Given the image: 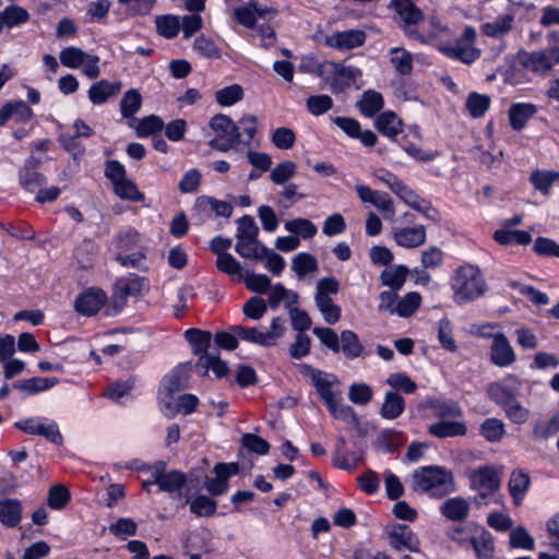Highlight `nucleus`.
Instances as JSON below:
<instances>
[{
  "instance_id": "43",
  "label": "nucleus",
  "mask_w": 559,
  "mask_h": 559,
  "mask_svg": "<svg viewBox=\"0 0 559 559\" xmlns=\"http://www.w3.org/2000/svg\"><path fill=\"white\" fill-rule=\"evenodd\" d=\"M117 285L128 296H143L145 290H147V280L136 274H130L128 278H120Z\"/></svg>"
},
{
  "instance_id": "55",
  "label": "nucleus",
  "mask_w": 559,
  "mask_h": 559,
  "mask_svg": "<svg viewBox=\"0 0 559 559\" xmlns=\"http://www.w3.org/2000/svg\"><path fill=\"white\" fill-rule=\"evenodd\" d=\"M2 14L8 28L20 26L29 20L27 10L16 4L5 7Z\"/></svg>"
},
{
  "instance_id": "46",
  "label": "nucleus",
  "mask_w": 559,
  "mask_h": 559,
  "mask_svg": "<svg viewBox=\"0 0 559 559\" xmlns=\"http://www.w3.org/2000/svg\"><path fill=\"white\" fill-rule=\"evenodd\" d=\"M285 229L304 239H311L318 233L317 226L310 219L301 217L287 221Z\"/></svg>"
},
{
  "instance_id": "51",
  "label": "nucleus",
  "mask_w": 559,
  "mask_h": 559,
  "mask_svg": "<svg viewBox=\"0 0 559 559\" xmlns=\"http://www.w3.org/2000/svg\"><path fill=\"white\" fill-rule=\"evenodd\" d=\"M19 180L21 186L28 192H35L47 182V178L34 169L20 168Z\"/></svg>"
},
{
  "instance_id": "16",
  "label": "nucleus",
  "mask_w": 559,
  "mask_h": 559,
  "mask_svg": "<svg viewBox=\"0 0 559 559\" xmlns=\"http://www.w3.org/2000/svg\"><path fill=\"white\" fill-rule=\"evenodd\" d=\"M405 24V26L418 25L425 21V13L413 0H391L389 5Z\"/></svg>"
},
{
  "instance_id": "29",
  "label": "nucleus",
  "mask_w": 559,
  "mask_h": 559,
  "mask_svg": "<svg viewBox=\"0 0 559 559\" xmlns=\"http://www.w3.org/2000/svg\"><path fill=\"white\" fill-rule=\"evenodd\" d=\"M438 49L448 58L459 60L465 64L473 63L481 53L480 49L475 47H464L461 46L460 43H456L455 46L440 45Z\"/></svg>"
},
{
  "instance_id": "23",
  "label": "nucleus",
  "mask_w": 559,
  "mask_h": 559,
  "mask_svg": "<svg viewBox=\"0 0 559 559\" xmlns=\"http://www.w3.org/2000/svg\"><path fill=\"white\" fill-rule=\"evenodd\" d=\"M60 382L58 378L33 377L16 380L12 383L13 389L23 391L26 395H35L47 391Z\"/></svg>"
},
{
  "instance_id": "4",
  "label": "nucleus",
  "mask_w": 559,
  "mask_h": 559,
  "mask_svg": "<svg viewBox=\"0 0 559 559\" xmlns=\"http://www.w3.org/2000/svg\"><path fill=\"white\" fill-rule=\"evenodd\" d=\"M240 466L237 462H218L213 467L214 477L204 479V490L211 497H219L228 492L229 479L239 474Z\"/></svg>"
},
{
  "instance_id": "34",
  "label": "nucleus",
  "mask_w": 559,
  "mask_h": 559,
  "mask_svg": "<svg viewBox=\"0 0 559 559\" xmlns=\"http://www.w3.org/2000/svg\"><path fill=\"white\" fill-rule=\"evenodd\" d=\"M514 15L511 13L498 15L493 22L484 23L480 26V31L485 36L488 37H502L512 29Z\"/></svg>"
},
{
  "instance_id": "50",
  "label": "nucleus",
  "mask_w": 559,
  "mask_h": 559,
  "mask_svg": "<svg viewBox=\"0 0 559 559\" xmlns=\"http://www.w3.org/2000/svg\"><path fill=\"white\" fill-rule=\"evenodd\" d=\"M559 432V411L548 420L538 419L534 423L533 435L538 439H548Z\"/></svg>"
},
{
  "instance_id": "22",
  "label": "nucleus",
  "mask_w": 559,
  "mask_h": 559,
  "mask_svg": "<svg viewBox=\"0 0 559 559\" xmlns=\"http://www.w3.org/2000/svg\"><path fill=\"white\" fill-rule=\"evenodd\" d=\"M23 507L16 498L0 500V523L7 527H16L22 520Z\"/></svg>"
},
{
  "instance_id": "7",
  "label": "nucleus",
  "mask_w": 559,
  "mask_h": 559,
  "mask_svg": "<svg viewBox=\"0 0 559 559\" xmlns=\"http://www.w3.org/2000/svg\"><path fill=\"white\" fill-rule=\"evenodd\" d=\"M471 489H486L495 493L501 487V473L493 465H483L474 469L469 475Z\"/></svg>"
},
{
  "instance_id": "56",
  "label": "nucleus",
  "mask_w": 559,
  "mask_h": 559,
  "mask_svg": "<svg viewBox=\"0 0 559 559\" xmlns=\"http://www.w3.org/2000/svg\"><path fill=\"white\" fill-rule=\"evenodd\" d=\"M243 98V88L239 84H231L215 93L216 102L223 106H233Z\"/></svg>"
},
{
  "instance_id": "44",
  "label": "nucleus",
  "mask_w": 559,
  "mask_h": 559,
  "mask_svg": "<svg viewBox=\"0 0 559 559\" xmlns=\"http://www.w3.org/2000/svg\"><path fill=\"white\" fill-rule=\"evenodd\" d=\"M142 106V96L136 88L128 90L120 100V111L123 118H132Z\"/></svg>"
},
{
  "instance_id": "20",
  "label": "nucleus",
  "mask_w": 559,
  "mask_h": 559,
  "mask_svg": "<svg viewBox=\"0 0 559 559\" xmlns=\"http://www.w3.org/2000/svg\"><path fill=\"white\" fill-rule=\"evenodd\" d=\"M395 242L404 248H416L426 242V228L424 225L400 228L394 231Z\"/></svg>"
},
{
  "instance_id": "48",
  "label": "nucleus",
  "mask_w": 559,
  "mask_h": 559,
  "mask_svg": "<svg viewBox=\"0 0 559 559\" xmlns=\"http://www.w3.org/2000/svg\"><path fill=\"white\" fill-rule=\"evenodd\" d=\"M239 281L245 283L247 289L257 294H266L272 286L271 278L267 275L255 274L249 271H246L243 277Z\"/></svg>"
},
{
  "instance_id": "39",
  "label": "nucleus",
  "mask_w": 559,
  "mask_h": 559,
  "mask_svg": "<svg viewBox=\"0 0 559 559\" xmlns=\"http://www.w3.org/2000/svg\"><path fill=\"white\" fill-rule=\"evenodd\" d=\"M493 240L502 246L516 243L527 246L532 242V235L526 230L497 229L492 236Z\"/></svg>"
},
{
  "instance_id": "37",
  "label": "nucleus",
  "mask_w": 559,
  "mask_h": 559,
  "mask_svg": "<svg viewBox=\"0 0 559 559\" xmlns=\"http://www.w3.org/2000/svg\"><path fill=\"white\" fill-rule=\"evenodd\" d=\"M112 190L121 200L131 202H143L145 200V194L141 192L136 183L128 177L115 182Z\"/></svg>"
},
{
  "instance_id": "18",
  "label": "nucleus",
  "mask_w": 559,
  "mask_h": 559,
  "mask_svg": "<svg viewBox=\"0 0 559 559\" xmlns=\"http://www.w3.org/2000/svg\"><path fill=\"white\" fill-rule=\"evenodd\" d=\"M538 111L535 104L532 103H514L508 110L510 127L514 131H521L525 128L527 121Z\"/></svg>"
},
{
  "instance_id": "27",
  "label": "nucleus",
  "mask_w": 559,
  "mask_h": 559,
  "mask_svg": "<svg viewBox=\"0 0 559 559\" xmlns=\"http://www.w3.org/2000/svg\"><path fill=\"white\" fill-rule=\"evenodd\" d=\"M420 407L432 409L435 416L442 419L447 417L455 418L462 416L461 407L452 400L429 399L421 403Z\"/></svg>"
},
{
  "instance_id": "54",
  "label": "nucleus",
  "mask_w": 559,
  "mask_h": 559,
  "mask_svg": "<svg viewBox=\"0 0 559 559\" xmlns=\"http://www.w3.org/2000/svg\"><path fill=\"white\" fill-rule=\"evenodd\" d=\"M71 500L70 490L63 485H53L49 488L47 504L52 510L63 509Z\"/></svg>"
},
{
  "instance_id": "53",
  "label": "nucleus",
  "mask_w": 559,
  "mask_h": 559,
  "mask_svg": "<svg viewBox=\"0 0 559 559\" xmlns=\"http://www.w3.org/2000/svg\"><path fill=\"white\" fill-rule=\"evenodd\" d=\"M156 28L160 36L171 39L180 31V21L176 15H160L156 17Z\"/></svg>"
},
{
  "instance_id": "1",
  "label": "nucleus",
  "mask_w": 559,
  "mask_h": 559,
  "mask_svg": "<svg viewBox=\"0 0 559 559\" xmlns=\"http://www.w3.org/2000/svg\"><path fill=\"white\" fill-rule=\"evenodd\" d=\"M451 288L454 302L461 306L484 296L488 286L479 267L468 264L455 270Z\"/></svg>"
},
{
  "instance_id": "8",
  "label": "nucleus",
  "mask_w": 559,
  "mask_h": 559,
  "mask_svg": "<svg viewBox=\"0 0 559 559\" xmlns=\"http://www.w3.org/2000/svg\"><path fill=\"white\" fill-rule=\"evenodd\" d=\"M106 301L107 295L103 289L91 287L76 297L74 309L82 316L92 317L105 306Z\"/></svg>"
},
{
  "instance_id": "45",
  "label": "nucleus",
  "mask_w": 559,
  "mask_h": 559,
  "mask_svg": "<svg viewBox=\"0 0 559 559\" xmlns=\"http://www.w3.org/2000/svg\"><path fill=\"white\" fill-rule=\"evenodd\" d=\"M479 432L487 441L498 442L506 433L504 424L495 417L487 418L481 423Z\"/></svg>"
},
{
  "instance_id": "31",
  "label": "nucleus",
  "mask_w": 559,
  "mask_h": 559,
  "mask_svg": "<svg viewBox=\"0 0 559 559\" xmlns=\"http://www.w3.org/2000/svg\"><path fill=\"white\" fill-rule=\"evenodd\" d=\"M441 513L451 521L461 522L467 518L469 504L462 497L450 498L441 506Z\"/></svg>"
},
{
  "instance_id": "24",
  "label": "nucleus",
  "mask_w": 559,
  "mask_h": 559,
  "mask_svg": "<svg viewBox=\"0 0 559 559\" xmlns=\"http://www.w3.org/2000/svg\"><path fill=\"white\" fill-rule=\"evenodd\" d=\"M185 338L190 344L194 355H212V353H209L213 340V335L210 331L190 328L186 330Z\"/></svg>"
},
{
  "instance_id": "13",
  "label": "nucleus",
  "mask_w": 559,
  "mask_h": 559,
  "mask_svg": "<svg viewBox=\"0 0 559 559\" xmlns=\"http://www.w3.org/2000/svg\"><path fill=\"white\" fill-rule=\"evenodd\" d=\"M181 506H189L190 513L197 518H211L217 512V501L207 493H185Z\"/></svg>"
},
{
  "instance_id": "57",
  "label": "nucleus",
  "mask_w": 559,
  "mask_h": 559,
  "mask_svg": "<svg viewBox=\"0 0 559 559\" xmlns=\"http://www.w3.org/2000/svg\"><path fill=\"white\" fill-rule=\"evenodd\" d=\"M438 340L443 349L450 353H455L457 350V345L453 338L452 322L448 318H442L439 321Z\"/></svg>"
},
{
  "instance_id": "58",
  "label": "nucleus",
  "mask_w": 559,
  "mask_h": 559,
  "mask_svg": "<svg viewBox=\"0 0 559 559\" xmlns=\"http://www.w3.org/2000/svg\"><path fill=\"white\" fill-rule=\"evenodd\" d=\"M165 124L160 117L156 115H150L139 120L136 127V134L139 138H146L160 132Z\"/></svg>"
},
{
  "instance_id": "10",
  "label": "nucleus",
  "mask_w": 559,
  "mask_h": 559,
  "mask_svg": "<svg viewBox=\"0 0 559 559\" xmlns=\"http://www.w3.org/2000/svg\"><path fill=\"white\" fill-rule=\"evenodd\" d=\"M186 478V473L179 469L168 471L167 474L158 472L154 479L145 481V486L157 485L160 491L169 495L176 493L177 497L182 498L181 489L187 485Z\"/></svg>"
},
{
  "instance_id": "64",
  "label": "nucleus",
  "mask_w": 559,
  "mask_h": 559,
  "mask_svg": "<svg viewBox=\"0 0 559 559\" xmlns=\"http://www.w3.org/2000/svg\"><path fill=\"white\" fill-rule=\"evenodd\" d=\"M533 251L543 258H559V243L554 239L538 236L534 241Z\"/></svg>"
},
{
  "instance_id": "41",
  "label": "nucleus",
  "mask_w": 559,
  "mask_h": 559,
  "mask_svg": "<svg viewBox=\"0 0 559 559\" xmlns=\"http://www.w3.org/2000/svg\"><path fill=\"white\" fill-rule=\"evenodd\" d=\"M392 55L390 61L395 71L403 76L409 75L413 71V56L402 47H393L390 50Z\"/></svg>"
},
{
  "instance_id": "35",
  "label": "nucleus",
  "mask_w": 559,
  "mask_h": 559,
  "mask_svg": "<svg viewBox=\"0 0 559 559\" xmlns=\"http://www.w3.org/2000/svg\"><path fill=\"white\" fill-rule=\"evenodd\" d=\"M408 272V267L404 264L395 265L394 269H384L380 274L381 284L399 292L404 286Z\"/></svg>"
},
{
  "instance_id": "2",
  "label": "nucleus",
  "mask_w": 559,
  "mask_h": 559,
  "mask_svg": "<svg viewBox=\"0 0 559 559\" xmlns=\"http://www.w3.org/2000/svg\"><path fill=\"white\" fill-rule=\"evenodd\" d=\"M413 489L429 493L433 498H442L454 491V479L451 471L444 466H421L413 472Z\"/></svg>"
},
{
  "instance_id": "40",
  "label": "nucleus",
  "mask_w": 559,
  "mask_h": 559,
  "mask_svg": "<svg viewBox=\"0 0 559 559\" xmlns=\"http://www.w3.org/2000/svg\"><path fill=\"white\" fill-rule=\"evenodd\" d=\"M559 180V171L556 170H534L530 175V182L544 195L550 193L552 185Z\"/></svg>"
},
{
  "instance_id": "9",
  "label": "nucleus",
  "mask_w": 559,
  "mask_h": 559,
  "mask_svg": "<svg viewBox=\"0 0 559 559\" xmlns=\"http://www.w3.org/2000/svg\"><path fill=\"white\" fill-rule=\"evenodd\" d=\"M192 368V361L180 362L163 378L162 384L167 397L171 399L176 392L188 389Z\"/></svg>"
},
{
  "instance_id": "63",
  "label": "nucleus",
  "mask_w": 559,
  "mask_h": 559,
  "mask_svg": "<svg viewBox=\"0 0 559 559\" xmlns=\"http://www.w3.org/2000/svg\"><path fill=\"white\" fill-rule=\"evenodd\" d=\"M267 311L266 301L259 297L253 296L249 298L242 306V312L246 318L251 320H260Z\"/></svg>"
},
{
  "instance_id": "21",
  "label": "nucleus",
  "mask_w": 559,
  "mask_h": 559,
  "mask_svg": "<svg viewBox=\"0 0 559 559\" xmlns=\"http://www.w3.org/2000/svg\"><path fill=\"white\" fill-rule=\"evenodd\" d=\"M403 121L392 110L381 112L374 120V128L378 132L389 139H395L403 132Z\"/></svg>"
},
{
  "instance_id": "60",
  "label": "nucleus",
  "mask_w": 559,
  "mask_h": 559,
  "mask_svg": "<svg viewBox=\"0 0 559 559\" xmlns=\"http://www.w3.org/2000/svg\"><path fill=\"white\" fill-rule=\"evenodd\" d=\"M306 107L313 116H321L333 107V99L325 94L311 95L306 99Z\"/></svg>"
},
{
  "instance_id": "28",
  "label": "nucleus",
  "mask_w": 559,
  "mask_h": 559,
  "mask_svg": "<svg viewBox=\"0 0 559 559\" xmlns=\"http://www.w3.org/2000/svg\"><path fill=\"white\" fill-rule=\"evenodd\" d=\"M341 352L347 359H356L365 355V347L357 333L352 330H344L340 334Z\"/></svg>"
},
{
  "instance_id": "25",
  "label": "nucleus",
  "mask_w": 559,
  "mask_h": 559,
  "mask_svg": "<svg viewBox=\"0 0 559 559\" xmlns=\"http://www.w3.org/2000/svg\"><path fill=\"white\" fill-rule=\"evenodd\" d=\"M33 109L24 100L7 102L2 106V120L4 126L10 119H15L19 123H25L33 117Z\"/></svg>"
},
{
  "instance_id": "6",
  "label": "nucleus",
  "mask_w": 559,
  "mask_h": 559,
  "mask_svg": "<svg viewBox=\"0 0 559 559\" xmlns=\"http://www.w3.org/2000/svg\"><path fill=\"white\" fill-rule=\"evenodd\" d=\"M516 60L523 68L533 72H546L559 63V50L552 49V47L533 52L520 50L516 53Z\"/></svg>"
},
{
  "instance_id": "49",
  "label": "nucleus",
  "mask_w": 559,
  "mask_h": 559,
  "mask_svg": "<svg viewBox=\"0 0 559 559\" xmlns=\"http://www.w3.org/2000/svg\"><path fill=\"white\" fill-rule=\"evenodd\" d=\"M237 228V240H249L251 242H259V227L255 224V221L250 215H243L238 221Z\"/></svg>"
},
{
  "instance_id": "12",
  "label": "nucleus",
  "mask_w": 559,
  "mask_h": 559,
  "mask_svg": "<svg viewBox=\"0 0 559 559\" xmlns=\"http://www.w3.org/2000/svg\"><path fill=\"white\" fill-rule=\"evenodd\" d=\"M366 33L361 29L335 32L325 37V45L340 51L360 47L366 41Z\"/></svg>"
},
{
  "instance_id": "19",
  "label": "nucleus",
  "mask_w": 559,
  "mask_h": 559,
  "mask_svg": "<svg viewBox=\"0 0 559 559\" xmlns=\"http://www.w3.org/2000/svg\"><path fill=\"white\" fill-rule=\"evenodd\" d=\"M121 82H109L108 80H100L93 83L88 90V98L94 105H102L110 97L116 96L121 91Z\"/></svg>"
},
{
  "instance_id": "11",
  "label": "nucleus",
  "mask_w": 559,
  "mask_h": 559,
  "mask_svg": "<svg viewBox=\"0 0 559 559\" xmlns=\"http://www.w3.org/2000/svg\"><path fill=\"white\" fill-rule=\"evenodd\" d=\"M333 68V78L330 88L334 94L345 92L355 81L362 75V71L354 66H343L340 62H330Z\"/></svg>"
},
{
  "instance_id": "59",
  "label": "nucleus",
  "mask_w": 559,
  "mask_h": 559,
  "mask_svg": "<svg viewBox=\"0 0 559 559\" xmlns=\"http://www.w3.org/2000/svg\"><path fill=\"white\" fill-rule=\"evenodd\" d=\"M86 57V52L74 46L63 48L59 55L60 62L70 69H78L81 64L84 63Z\"/></svg>"
},
{
  "instance_id": "38",
  "label": "nucleus",
  "mask_w": 559,
  "mask_h": 559,
  "mask_svg": "<svg viewBox=\"0 0 559 559\" xmlns=\"http://www.w3.org/2000/svg\"><path fill=\"white\" fill-rule=\"evenodd\" d=\"M490 104L491 98L489 95L471 92L467 95L465 108L472 118L479 119L488 111Z\"/></svg>"
},
{
  "instance_id": "5",
  "label": "nucleus",
  "mask_w": 559,
  "mask_h": 559,
  "mask_svg": "<svg viewBox=\"0 0 559 559\" xmlns=\"http://www.w3.org/2000/svg\"><path fill=\"white\" fill-rule=\"evenodd\" d=\"M385 534L390 547L395 551H420V542L413 530L402 523H395L385 527Z\"/></svg>"
},
{
  "instance_id": "3",
  "label": "nucleus",
  "mask_w": 559,
  "mask_h": 559,
  "mask_svg": "<svg viewBox=\"0 0 559 559\" xmlns=\"http://www.w3.org/2000/svg\"><path fill=\"white\" fill-rule=\"evenodd\" d=\"M523 380L514 374H509L501 381L491 382L486 388L488 399L500 406L502 409L520 395Z\"/></svg>"
},
{
  "instance_id": "47",
  "label": "nucleus",
  "mask_w": 559,
  "mask_h": 559,
  "mask_svg": "<svg viewBox=\"0 0 559 559\" xmlns=\"http://www.w3.org/2000/svg\"><path fill=\"white\" fill-rule=\"evenodd\" d=\"M292 270L299 277H304L308 273H311V272H314L318 270V260L311 253L299 252L293 259Z\"/></svg>"
},
{
  "instance_id": "26",
  "label": "nucleus",
  "mask_w": 559,
  "mask_h": 559,
  "mask_svg": "<svg viewBox=\"0 0 559 559\" xmlns=\"http://www.w3.org/2000/svg\"><path fill=\"white\" fill-rule=\"evenodd\" d=\"M428 432L439 439L463 437L467 433V427L462 421L440 420L430 425Z\"/></svg>"
},
{
  "instance_id": "62",
  "label": "nucleus",
  "mask_w": 559,
  "mask_h": 559,
  "mask_svg": "<svg viewBox=\"0 0 559 559\" xmlns=\"http://www.w3.org/2000/svg\"><path fill=\"white\" fill-rule=\"evenodd\" d=\"M58 142L67 152H69L73 159L79 162L85 154V146L78 141V136L70 133H60Z\"/></svg>"
},
{
  "instance_id": "30",
  "label": "nucleus",
  "mask_w": 559,
  "mask_h": 559,
  "mask_svg": "<svg viewBox=\"0 0 559 559\" xmlns=\"http://www.w3.org/2000/svg\"><path fill=\"white\" fill-rule=\"evenodd\" d=\"M405 405V400L400 393L396 391H388L380 408V415L384 419H396L404 413Z\"/></svg>"
},
{
  "instance_id": "36",
  "label": "nucleus",
  "mask_w": 559,
  "mask_h": 559,
  "mask_svg": "<svg viewBox=\"0 0 559 559\" xmlns=\"http://www.w3.org/2000/svg\"><path fill=\"white\" fill-rule=\"evenodd\" d=\"M194 209L199 211H206L211 209L216 216L229 218L233 214V206L226 201H219L213 197H198L194 202Z\"/></svg>"
},
{
  "instance_id": "52",
  "label": "nucleus",
  "mask_w": 559,
  "mask_h": 559,
  "mask_svg": "<svg viewBox=\"0 0 559 559\" xmlns=\"http://www.w3.org/2000/svg\"><path fill=\"white\" fill-rule=\"evenodd\" d=\"M230 331L242 341L253 343L263 347H270V343L264 336V332L259 331L257 328H247L242 325H231Z\"/></svg>"
},
{
  "instance_id": "42",
  "label": "nucleus",
  "mask_w": 559,
  "mask_h": 559,
  "mask_svg": "<svg viewBox=\"0 0 559 559\" xmlns=\"http://www.w3.org/2000/svg\"><path fill=\"white\" fill-rule=\"evenodd\" d=\"M421 296L417 292L407 293L401 298L395 308L391 309V314L396 313L401 318H409L420 307Z\"/></svg>"
},
{
  "instance_id": "15",
  "label": "nucleus",
  "mask_w": 559,
  "mask_h": 559,
  "mask_svg": "<svg viewBox=\"0 0 559 559\" xmlns=\"http://www.w3.org/2000/svg\"><path fill=\"white\" fill-rule=\"evenodd\" d=\"M490 359L498 367H507L512 365L516 356L507 336L503 333L493 335V342L490 347Z\"/></svg>"
},
{
  "instance_id": "17",
  "label": "nucleus",
  "mask_w": 559,
  "mask_h": 559,
  "mask_svg": "<svg viewBox=\"0 0 559 559\" xmlns=\"http://www.w3.org/2000/svg\"><path fill=\"white\" fill-rule=\"evenodd\" d=\"M531 477L523 469H514L510 474L508 490L514 506L520 507L530 490Z\"/></svg>"
},
{
  "instance_id": "14",
  "label": "nucleus",
  "mask_w": 559,
  "mask_h": 559,
  "mask_svg": "<svg viewBox=\"0 0 559 559\" xmlns=\"http://www.w3.org/2000/svg\"><path fill=\"white\" fill-rule=\"evenodd\" d=\"M299 369L302 374L311 377L312 384L316 388L320 397L324 401L328 408L333 407V403L336 402L335 395L332 391V382L323 379L322 371L313 368L308 364H300Z\"/></svg>"
},
{
  "instance_id": "33",
  "label": "nucleus",
  "mask_w": 559,
  "mask_h": 559,
  "mask_svg": "<svg viewBox=\"0 0 559 559\" xmlns=\"http://www.w3.org/2000/svg\"><path fill=\"white\" fill-rule=\"evenodd\" d=\"M356 106L359 111L368 118L373 117L384 107V99L381 93L368 90L365 91L360 100L357 102Z\"/></svg>"
},
{
  "instance_id": "32",
  "label": "nucleus",
  "mask_w": 559,
  "mask_h": 559,
  "mask_svg": "<svg viewBox=\"0 0 559 559\" xmlns=\"http://www.w3.org/2000/svg\"><path fill=\"white\" fill-rule=\"evenodd\" d=\"M469 545L478 559H491L495 555L493 537L491 533L484 527L479 535L469 538Z\"/></svg>"
},
{
  "instance_id": "61",
  "label": "nucleus",
  "mask_w": 559,
  "mask_h": 559,
  "mask_svg": "<svg viewBox=\"0 0 559 559\" xmlns=\"http://www.w3.org/2000/svg\"><path fill=\"white\" fill-rule=\"evenodd\" d=\"M240 443L243 448L258 455H265L270 451V443L263 438L254 433H243L240 439Z\"/></svg>"
}]
</instances>
